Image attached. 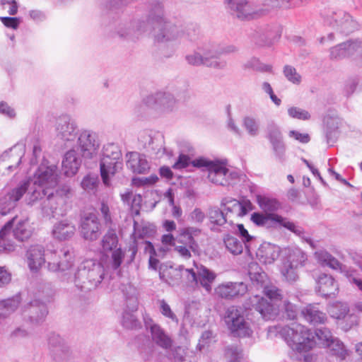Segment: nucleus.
Masks as SVG:
<instances>
[{"label":"nucleus","instance_id":"obj_1","mask_svg":"<svg viewBox=\"0 0 362 362\" xmlns=\"http://www.w3.org/2000/svg\"><path fill=\"white\" fill-rule=\"evenodd\" d=\"M28 180L32 187L27 194V202L28 204H33L45 196L52 195V189L59 181L57 167L42 163Z\"/></svg>","mask_w":362,"mask_h":362},{"label":"nucleus","instance_id":"obj_2","mask_svg":"<svg viewBox=\"0 0 362 362\" xmlns=\"http://www.w3.org/2000/svg\"><path fill=\"white\" fill-rule=\"evenodd\" d=\"M157 26L155 28L154 40L167 45L166 51L163 50L165 57H171L176 50L177 43L185 37V28L182 23L163 18L160 8L156 16Z\"/></svg>","mask_w":362,"mask_h":362},{"label":"nucleus","instance_id":"obj_3","mask_svg":"<svg viewBox=\"0 0 362 362\" xmlns=\"http://www.w3.org/2000/svg\"><path fill=\"white\" fill-rule=\"evenodd\" d=\"M104 274V268L101 263L94 259H86L76 271L65 274L64 280L73 282L81 288L91 289L100 284Z\"/></svg>","mask_w":362,"mask_h":362},{"label":"nucleus","instance_id":"obj_4","mask_svg":"<svg viewBox=\"0 0 362 362\" xmlns=\"http://www.w3.org/2000/svg\"><path fill=\"white\" fill-rule=\"evenodd\" d=\"M262 289L264 294L272 303H269L262 296L255 295L248 299L246 303V308H254L259 313L264 319L273 320L278 316L280 311L278 302H281L282 300L281 292L276 286L270 284V282L264 286Z\"/></svg>","mask_w":362,"mask_h":362},{"label":"nucleus","instance_id":"obj_5","mask_svg":"<svg viewBox=\"0 0 362 362\" xmlns=\"http://www.w3.org/2000/svg\"><path fill=\"white\" fill-rule=\"evenodd\" d=\"M288 345L299 353L311 350L316 344L314 334L304 325L292 322L281 330Z\"/></svg>","mask_w":362,"mask_h":362},{"label":"nucleus","instance_id":"obj_6","mask_svg":"<svg viewBox=\"0 0 362 362\" xmlns=\"http://www.w3.org/2000/svg\"><path fill=\"white\" fill-rule=\"evenodd\" d=\"M225 8L242 21L257 20L267 15L269 9L249 0H223Z\"/></svg>","mask_w":362,"mask_h":362},{"label":"nucleus","instance_id":"obj_7","mask_svg":"<svg viewBox=\"0 0 362 362\" xmlns=\"http://www.w3.org/2000/svg\"><path fill=\"white\" fill-rule=\"evenodd\" d=\"M121 153L113 144H108L103 148V158L100 161V175L103 183L110 185V177L122 168Z\"/></svg>","mask_w":362,"mask_h":362},{"label":"nucleus","instance_id":"obj_8","mask_svg":"<svg viewBox=\"0 0 362 362\" xmlns=\"http://www.w3.org/2000/svg\"><path fill=\"white\" fill-rule=\"evenodd\" d=\"M250 221L259 227L270 228L280 226L298 236L303 234V229L300 226L276 213L254 212L251 214Z\"/></svg>","mask_w":362,"mask_h":362},{"label":"nucleus","instance_id":"obj_9","mask_svg":"<svg viewBox=\"0 0 362 362\" xmlns=\"http://www.w3.org/2000/svg\"><path fill=\"white\" fill-rule=\"evenodd\" d=\"M192 165L197 168H205L208 171V178L210 182L220 185L230 183V177L233 173H229L226 162L219 160H210L200 158L192 161Z\"/></svg>","mask_w":362,"mask_h":362},{"label":"nucleus","instance_id":"obj_10","mask_svg":"<svg viewBox=\"0 0 362 362\" xmlns=\"http://www.w3.org/2000/svg\"><path fill=\"white\" fill-rule=\"evenodd\" d=\"M224 321L228 329L233 336L246 337L252 334L250 322L245 320L243 312L235 306L227 309Z\"/></svg>","mask_w":362,"mask_h":362},{"label":"nucleus","instance_id":"obj_11","mask_svg":"<svg viewBox=\"0 0 362 362\" xmlns=\"http://www.w3.org/2000/svg\"><path fill=\"white\" fill-rule=\"evenodd\" d=\"M211 47H199L185 57L187 62L192 66H206L222 69L226 66V61L216 60L213 55Z\"/></svg>","mask_w":362,"mask_h":362},{"label":"nucleus","instance_id":"obj_12","mask_svg":"<svg viewBox=\"0 0 362 362\" xmlns=\"http://www.w3.org/2000/svg\"><path fill=\"white\" fill-rule=\"evenodd\" d=\"M117 236L112 230H108L102 240L103 251L111 252V258L107 267L114 270L119 268L124 257V252L120 248L117 247Z\"/></svg>","mask_w":362,"mask_h":362},{"label":"nucleus","instance_id":"obj_13","mask_svg":"<svg viewBox=\"0 0 362 362\" xmlns=\"http://www.w3.org/2000/svg\"><path fill=\"white\" fill-rule=\"evenodd\" d=\"M72 196V191L69 186L63 185L57 189L52 195L50 197L47 196V202H44L45 206H49L51 214L54 216H63L65 214L64 205L66 204V200Z\"/></svg>","mask_w":362,"mask_h":362},{"label":"nucleus","instance_id":"obj_14","mask_svg":"<svg viewBox=\"0 0 362 362\" xmlns=\"http://www.w3.org/2000/svg\"><path fill=\"white\" fill-rule=\"evenodd\" d=\"M144 103L148 107L165 112H173L177 108L176 100L172 94L168 93L160 92L148 95L144 100Z\"/></svg>","mask_w":362,"mask_h":362},{"label":"nucleus","instance_id":"obj_15","mask_svg":"<svg viewBox=\"0 0 362 362\" xmlns=\"http://www.w3.org/2000/svg\"><path fill=\"white\" fill-rule=\"evenodd\" d=\"M349 307L347 303L342 302H336L329 308L331 316L337 320H343L341 328L344 331H348L353 327L358 325V318L354 314H349Z\"/></svg>","mask_w":362,"mask_h":362},{"label":"nucleus","instance_id":"obj_16","mask_svg":"<svg viewBox=\"0 0 362 362\" xmlns=\"http://www.w3.org/2000/svg\"><path fill=\"white\" fill-rule=\"evenodd\" d=\"M78 146L83 158H93L97 155L100 144L95 133L83 130L78 138Z\"/></svg>","mask_w":362,"mask_h":362},{"label":"nucleus","instance_id":"obj_17","mask_svg":"<svg viewBox=\"0 0 362 362\" xmlns=\"http://www.w3.org/2000/svg\"><path fill=\"white\" fill-rule=\"evenodd\" d=\"M330 25L337 30L344 34H349L357 28V23L349 14L339 10L333 12L328 18Z\"/></svg>","mask_w":362,"mask_h":362},{"label":"nucleus","instance_id":"obj_18","mask_svg":"<svg viewBox=\"0 0 362 362\" xmlns=\"http://www.w3.org/2000/svg\"><path fill=\"white\" fill-rule=\"evenodd\" d=\"M47 346L50 356L56 362H63L69 357V347L59 334H52L48 338Z\"/></svg>","mask_w":362,"mask_h":362},{"label":"nucleus","instance_id":"obj_19","mask_svg":"<svg viewBox=\"0 0 362 362\" xmlns=\"http://www.w3.org/2000/svg\"><path fill=\"white\" fill-rule=\"evenodd\" d=\"M197 274L192 269L185 270L187 281L200 285L209 292L211 290V284L216 278V274L204 266L197 268Z\"/></svg>","mask_w":362,"mask_h":362},{"label":"nucleus","instance_id":"obj_20","mask_svg":"<svg viewBox=\"0 0 362 362\" xmlns=\"http://www.w3.org/2000/svg\"><path fill=\"white\" fill-rule=\"evenodd\" d=\"M247 291V285L243 282H224L215 288V293L221 298L230 300L244 295Z\"/></svg>","mask_w":362,"mask_h":362},{"label":"nucleus","instance_id":"obj_21","mask_svg":"<svg viewBox=\"0 0 362 362\" xmlns=\"http://www.w3.org/2000/svg\"><path fill=\"white\" fill-rule=\"evenodd\" d=\"M80 232L82 237L88 240H95L100 235V225L98 217L89 214L81 218Z\"/></svg>","mask_w":362,"mask_h":362},{"label":"nucleus","instance_id":"obj_22","mask_svg":"<svg viewBox=\"0 0 362 362\" xmlns=\"http://www.w3.org/2000/svg\"><path fill=\"white\" fill-rule=\"evenodd\" d=\"M55 131L56 136L64 141H72L76 136V126L67 116L57 120Z\"/></svg>","mask_w":362,"mask_h":362},{"label":"nucleus","instance_id":"obj_23","mask_svg":"<svg viewBox=\"0 0 362 362\" xmlns=\"http://www.w3.org/2000/svg\"><path fill=\"white\" fill-rule=\"evenodd\" d=\"M201 233V230L195 227L180 228L177 236V243L187 245L194 254H199V247L196 238Z\"/></svg>","mask_w":362,"mask_h":362},{"label":"nucleus","instance_id":"obj_24","mask_svg":"<svg viewBox=\"0 0 362 362\" xmlns=\"http://www.w3.org/2000/svg\"><path fill=\"white\" fill-rule=\"evenodd\" d=\"M361 49V42L357 40L348 41L332 47L330 49V58L334 60H340L359 52Z\"/></svg>","mask_w":362,"mask_h":362},{"label":"nucleus","instance_id":"obj_25","mask_svg":"<svg viewBox=\"0 0 362 362\" xmlns=\"http://www.w3.org/2000/svg\"><path fill=\"white\" fill-rule=\"evenodd\" d=\"M8 223H11L9 231L13 228V236L18 240L24 241L31 237L33 230L27 218L14 217Z\"/></svg>","mask_w":362,"mask_h":362},{"label":"nucleus","instance_id":"obj_26","mask_svg":"<svg viewBox=\"0 0 362 362\" xmlns=\"http://www.w3.org/2000/svg\"><path fill=\"white\" fill-rule=\"evenodd\" d=\"M317 291L322 296H335L339 290L338 284L332 276L321 274L317 281Z\"/></svg>","mask_w":362,"mask_h":362},{"label":"nucleus","instance_id":"obj_27","mask_svg":"<svg viewBox=\"0 0 362 362\" xmlns=\"http://www.w3.org/2000/svg\"><path fill=\"white\" fill-rule=\"evenodd\" d=\"M75 232L74 223L68 219H64L54 225L52 234L54 239L62 241L71 238Z\"/></svg>","mask_w":362,"mask_h":362},{"label":"nucleus","instance_id":"obj_28","mask_svg":"<svg viewBox=\"0 0 362 362\" xmlns=\"http://www.w3.org/2000/svg\"><path fill=\"white\" fill-rule=\"evenodd\" d=\"M47 313V308L44 303L34 300L25 307L23 315L28 317L31 322L38 323L44 320Z\"/></svg>","mask_w":362,"mask_h":362},{"label":"nucleus","instance_id":"obj_29","mask_svg":"<svg viewBox=\"0 0 362 362\" xmlns=\"http://www.w3.org/2000/svg\"><path fill=\"white\" fill-rule=\"evenodd\" d=\"M306 260V255L300 248L288 247L284 251L283 264H286V267L299 268L304 265Z\"/></svg>","mask_w":362,"mask_h":362},{"label":"nucleus","instance_id":"obj_30","mask_svg":"<svg viewBox=\"0 0 362 362\" xmlns=\"http://www.w3.org/2000/svg\"><path fill=\"white\" fill-rule=\"evenodd\" d=\"M27 262L32 272H37L45 262V250L41 245H33L27 252Z\"/></svg>","mask_w":362,"mask_h":362},{"label":"nucleus","instance_id":"obj_31","mask_svg":"<svg viewBox=\"0 0 362 362\" xmlns=\"http://www.w3.org/2000/svg\"><path fill=\"white\" fill-rule=\"evenodd\" d=\"M223 204L225 206L224 209L227 213H231L238 217L245 216L253 209V205L248 199H243L240 202L236 199H231L226 201Z\"/></svg>","mask_w":362,"mask_h":362},{"label":"nucleus","instance_id":"obj_32","mask_svg":"<svg viewBox=\"0 0 362 362\" xmlns=\"http://www.w3.org/2000/svg\"><path fill=\"white\" fill-rule=\"evenodd\" d=\"M280 248L270 243L262 245L257 252L260 262L265 264H272L279 256Z\"/></svg>","mask_w":362,"mask_h":362},{"label":"nucleus","instance_id":"obj_33","mask_svg":"<svg viewBox=\"0 0 362 362\" xmlns=\"http://www.w3.org/2000/svg\"><path fill=\"white\" fill-rule=\"evenodd\" d=\"M128 160L127 161V168H130L135 173H145L148 169L149 165L145 156L137 152H131L127 154Z\"/></svg>","mask_w":362,"mask_h":362},{"label":"nucleus","instance_id":"obj_34","mask_svg":"<svg viewBox=\"0 0 362 362\" xmlns=\"http://www.w3.org/2000/svg\"><path fill=\"white\" fill-rule=\"evenodd\" d=\"M52 258L48 262V269L52 272L66 271L71 269L73 264V256L69 250L62 252L63 257H59L58 261L55 254L52 255Z\"/></svg>","mask_w":362,"mask_h":362},{"label":"nucleus","instance_id":"obj_35","mask_svg":"<svg viewBox=\"0 0 362 362\" xmlns=\"http://www.w3.org/2000/svg\"><path fill=\"white\" fill-rule=\"evenodd\" d=\"M81 165V160L77 156L75 150L72 149L67 151L62 160V170L66 176L75 175Z\"/></svg>","mask_w":362,"mask_h":362},{"label":"nucleus","instance_id":"obj_36","mask_svg":"<svg viewBox=\"0 0 362 362\" xmlns=\"http://www.w3.org/2000/svg\"><path fill=\"white\" fill-rule=\"evenodd\" d=\"M304 319L313 325L323 324L327 320L326 314L320 311L316 305L310 304L301 310Z\"/></svg>","mask_w":362,"mask_h":362},{"label":"nucleus","instance_id":"obj_37","mask_svg":"<svg viewBox=\"0 0 362 362\" xmlns=\"http://www.w3.org/2000/svg\"><path fill=\"white\" fill-rule=\"evenodd\" d=\"M185 269L182 266L179 267L178 269L173 267H165L160 269L159 276L163 281L173 286L178 283L182 275H185Z\"/></svg>","mask_w":362,"mask_h":362},{"label":"nucleus","instance_id":"obj_38","mask_svg":"<svg viewBox=\"0 0 362 362\" xmlns=\"http://www.w3.org/2000/svg\"><path fill=\"white\" fill-rule=\"evenodd\" d=\"M148 24L143 20H134L130 23L124 33H120L122 37L137 38L140 35L146 31Z\"/></svg>","mask_w":362,"mask_h":362},{"label":"nucleus","instance_id":"obj_39","mask_svg":"<svg viewBox=\"0 0 362 362\" xmlns=\"http://www.w3.org/2000/svg\"><path fill=\"white\" fill-rule=\"evenodd\" d=\"M151 332L153 340L160 346L168 349L171 346L172 341L170 338L164 332V331L158 325L151 326Z\"/></svg>","mask_w":362,"mask_h":362},{"label":"nucleus","instance_id":"obj_40","mask_svg":"<svg viewBox=\"0 0 362 362\" xmlns=\"http://www.w3.org/2000/svg\"><path fill=\"white\" fill-rule=\"evenodd\" d=\"M25 153V146L22 144H18L10 149L8 152H5L2 155L4 160L13 158L15 165H9L8 169L16 168L21 162V159Z\"/></svg>","mask_w":362,"mask_h":362},{"label":"nucleus","instance_id":"obj_41","mask_svg":"<svg viewBox=\"0 0 362 362\" xmlns=\"http://www.w3.org/2000/svg\"><path fill=\"white\" fill-rule=\"evenodd\" d=\"M257 202L265 213H275L281 207L280 203L276 199L266 196L257 195Z\"/></svg>","mask_w":362,"mask_h":362},{"label":"nucleus","instance_id":"obj_42","mask_svg":"<svg viewBox=\"0 0 362 362\" xmlns=\"http://www.w3.org/2000/svg\"><path fill=\"white\" fill-rule=\"evenodd\" d=\"M249 275L253 284H256L262 288L269 283L267 274L258 269L256 264H252L250 267Z\"/></svg>","mask_w":362,"mask_h":362},{"label":"nucleus","instance_id":"obj_43","mask_svg":"<svg viewBox=\"0 0 362 362\" xmlns=\"http://www.w3.org/2000/svg\"><path fill=\"white\" fill-rule=\"evenodd\" d=\"M20 297L16 296L13 298L0 301V317L5 318L10 315L18 307Z\"/></svg>","mask_w":362,"mask_h":362},{"label":"nucleus","instance_id":"obj_44","mask_svg":"<svg viewBox=\"0 0 362 362\" xmlns=\"http://www.w3.org/2000/svg\"><path fill=\"white\" fill-rule=\"evenodd\" d=\"M10 223H6L0 230V251L11 252L15 250V244L10 238Z\"/></svg>","mask_w":362,"mask_h":362},{"label":"nucleus","instance_id":"obj_45","mask_svg":"<svg viewBox=\"0 0 362 362\" xmlns=\"http://www.w3.org/2000/svg\"><path fill=\"white\" fill-rule=\"evenodd\" d=\"M202 305L198 302H192L189 303L185 310V319L189 322L196 323L201 317Z\"/></svg>","mask_w":362,"mask_h":362},{"label":"nucleus","instance_id":"obj_46","mask_svg":"<svg viewBox=\"0 0 362 362\" xmlns=\"http://www.w3.org/2000/svg\"><path fill=\"white\" fill-rule=\"evenodd\" d=\"M243 127L250 136H257L260 132V124L257 119L246 116L243 119Z\"/></svg>","mask_w":362,"mask_h":362},{"label":"nucleus","instance_id":"obj_47","mask_svg":"<svg viewBox=\"0 0 362 362\" xmlns=\"http://www.w3.org/2000/svg\"><path fill=\"white\" fill-rule=\"evenodd\" d=\"M316 259L322 265L328 266L332 269H337L339 262L325 250H319L315 252Z\"/></svg>","mask_w":362,"mask_h":362},{"label":"nucleus","instance_id":"obj_48","mask_svg":"<svg viewBox=\"0 0 362 362\" xmlns=\"http://www.w3.org/2000/svg\"><path fill=\"white\" fill-rule=\"evenodd\" d=\"M267 139L272 146L284 143L281 133L279 127L274 122L267 124Z\"/></svg>","mask_w":362,"mask_h":362},{"label":"nucleus","instance_id":"obj_49","mask_svg":"<svg viewBox=\"0 0 362 362\" xmlns=\"http://www.w3.org/2000/svg\"><path fill=\"white\" fill-rule=\"evenodd\" d=\"M223 242L227 250L233 255H238L242 253L243 244L236 238L228 235L224 238Z\"/></svg>","mask_w":362,"mask_h":362},{"label":"nucleus","instance_id":"obj_50","mask_svg":"<svg viewBox=\"0 0 362 362\" xmlns=\"http://www.w3.org/2000/svg\"><path fill=\"white\" fill-rule=\"evenodd\" d=\"M339 121L337 118L329 117L326 119L327 143L333 141L338 135Z\"/></svg>","mask_w":362,"mask_h":362},{"label":"nucleus","instance_id":"obj_51","mask_svg":"<svg viewBox=\"0 0 362 362\" xmlns=\"http://www.w3.org/2000/svg\"><path fill=\"white\" fill-rule=\"evenodd\" d=\"M332 354L336 356L341 360H344L349 355L348 350L344 347L343 343L334 339L328 346Z\"/></svg>","mask_w":362,"mask_h":362},{"label":"nucleus","instance_id":"obj_52","mask_svg":"<svg viewBox=\"0 0 362 362\" xmlns=\"http://www.w3.org/2000/svg\"><path fill=\"white\" fill-rule=\"evenodd\" d=\"M29 185L30 180H25L8 192L7 194L10 197V199L16 204L27 192Z\"/></svg>","mask_w":362,"mask_h":362},{"label":"nucleus","instance_id":"obj_53","mask_svg":"<svg viewBox=\"0 0 362 362\" xmlns=\"http://www.w3.org/2000/svg\"><path fill=\"white\" fill-rule=\"evenodd\" d=\"M208 218L213 225L221 226L226 223V218L222 211L218 208H211L208 211Z\"/></svg>","mask_w":362,"mask_h":362},{"label":"nucleus","instance_id":"obj_54","mask_svg":"<svg viewBox=\"0 0 362 362\" xmlns=\"http://www.w3.org/2000/svg\"><path fill=\"white\" fill-rule=\"evenodd\" d=\"M300 0H267L265 7L272 8H289L298 4Z\"/></svg>","mask_w":362,"mask_h":362},{"label":"nucleus","instance_id":"obj_55","mask_svg":"<svg viewBox=\"0 0 362 362\" xmlns=\"http://www.w3.org/2000/svg\"><path fill=\"white\" fill-rule=\"evenodd\" d=\"M245 69H252L261 72H269L272 71V66L262 63L258 59L252 57L247 60L245 64Z\"/></svg>","mask_w":362,"mask_h":362},{"label":"nucleus","instance_id":"obj_56","mask_svg":"<svg viewBox=\"0 0 362 362\" xmlns=\"http://www.w3.org/2000/svg\"><path fill=\"white\" fill-rule=\"evenodd\" d=\"M216 341V334L211 330L204 331L199 340L198 347L199 350L208 348L211 344Z\"/></svg>","mask_w":362,"mask_h":362},{"label":"nucleus","instance_id":"obj_57","mask_svg":"<svg viewBox=\"0 0 362 362\" xmlns=\"http://www.w3.org/2000/svg\"><path fill=\"white\" fill-rule=\"evenodd\" d=\"M313 334L315 337H316L322 345L326 346H328L334 339L329 329L325 327L317 329Z\"/></svg>","mask_w":362,"mask_h":362},{"label":"nucleus","instance_id":"obj_58","mask_svg":"<svg viewBox=\"0 0 362 362\" xmlns=\"http://www.w3.org/2000/svg\"><path fill=\"white\" fill-rule=\"evenodd\" d=\"M283 73L286 78L292 83L299 84L301 82V76L293 66L290 65L284 66Z\"/></svg>","mask_w":362,"mask_h":362},{"label":"nucleus","instance_id":"obj_59","mask_svg":"<svg viewBox=\"0 0 362 362\" xmlns=\"http://www.w3.org/2000/svg\"><path fill=\"white\" fill-rule=\"evenodd\" d=\"M122 323L127 329H136L140 325L134 315L129 312L124 313Z\"/></svg>","mask_w":362,"mask_h":362},{"label":"nucleus","instance_id":"obj_60","mask_svg":"<svg viewBox=\"0 0 362 362\" xmlns=\"http://www.w3.org/2000/svg\"><path fill=\"white\" fill-rule=\"evenodd\" d=\"M98 184V179L95 175H86L81 182V187L83 189L94 192Z\"/></svg>","mask_w":362,"mask_h":362},{"label":"nucleus","instance_id":"obj_61","mask_svg":"<svg viewBox=\"0 0 362 362\" xmlns=\"http://www.w3.org/2000/svg\"><path fill=\"white\" fill-rule=\"evenodd\" d=\"M16 206V204L10 199V197L6 194L0 199V214L1 215H6Z\"/></svg>","mask_w":362,"mask_h":362},{"label":"nucleus","instance_id":"obj_62","mask_svg":"<svg viewBox=\"0 0 362 362\" xmlns=\"http://www.w3.org/2000/svg\"><path fill=\"white\" fill-rule=\"evenodd\" d=\"M288 114L291 117L300 120H308L310 118V115L307 110L298 107H289Z\"/></svg>","mask_w":362,"mask_h":362},{"label":"nucleus","instance_id":"obj_63","mask_svg":"<svg viewBox=\"0 0 362 362\" xmlns=\"http://www.w3.org/2000/svg\"><path fill=\"white\" fill-rule=\"evenodd\" d=\"M225 356L228 362H240L242 358L240 350L234 346L227 347Z\"/></svg>","mask_w":362,"mask_h":362},{"label":"nucleus","instance_id":"obj_64","mask_svg":"<svg viewBox=\"0 0 362 362\" xmlns=\"http://www.w3.org/2000/svg\"><path fill=\"white\" fill-rule=\"evenodd\" d=\"M129 293L125 294L127 307L132 310H136L138 306L137 293L135 288L132 286L129 287Z\"/></svg>","mask_w":362,"mask_h":362}]
</instances>
